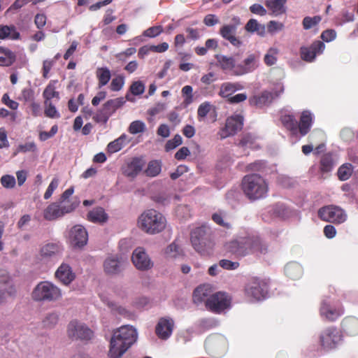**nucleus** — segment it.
I'll list each match as a JSON object with an SVG mask.
<instances>
[{"mask_svg": "<svg viewBox=\"0 0 358 358\" xmlns=\"http://www.w3.org/2000/svg\"><path fill=\"white\" fill-rule=\"evenodd\" d=\"M234 20L236 22L233 24H224L220 29V36L225 40L228 41L232 45L239 48L242 45L243 42L241 40L236 36L237 30V25L240 24V19L234 17Z\"/></svg>", "mask_w": 358, "mask_h": 358, "instance_id": "obj_16", "label": "nucleus"}, {"mask_svg": "<svg viewBox=\"0 0 358 358\" xmlns=\"http://www.w3.org/2000/svg\"><path fill=\"white\" fill-rule=\"evenodd\" d=\"M131 261L139 271H148L153 267V262L143 248L139 247L134 250Z\"/></svg>", "mask_w": 358, "mask_h": 358, "instance_id": "obj_15", "label": "nucleus"}, {"mask_svg": "<svg viewBox=\"0 0 358 358\" xmlns=\"http://www.w3.org/2000/svg\"><path fill=\"white\" fill-rule=\"evenodd\" d=\"M58 185L59 180L56 178H53L44 194L43 197L45 199H48L52 196L54 191L57 188Z\"/></svg>", "mask_w": 358, "mask_h": 358, "instance_id": "obj_62", "label": "nucleus"}, {"mask_svg": "<svg viewBox=\"0 0 358 358\" xmlns=\"http://www.w3.org/2000/svg\"><path fill=\"white\" fill-rule=\"evenodd\" d=\"M0 182L1 185L6 189H12L15 186L16 180L14 176L11 175H3L1 179Z\"/></svg>", "mask_w": 358, "mask_h": 358, "instance_id": "obj_57", "label": "nucleus"}, {"mask_svg": "<svg viewBox=\"0 0 358 358\" xmlns=\"http://www.w3.org/2000/svg\"><path fill=\"white\" fill-rule=\"evenodd\" d=\"M124 262L118 257H111L107 258L103 263V268L108 275H116L124 269Z\"/></svg>", "mask_w": 358, "mask_h": 358, "instance_id": "obj_24", "label": "nucleus"}, {"mask_svg": "<svg viewBox=\"0 0 358 358\" xmlns=\"http://www.w3.org/2000/svg\"><path fill=\"white\" fill-rule=\"evenodd\" d=\"M36 150V145L34 142H28L24 144H20L17 148L19 152H35Z\"/></svg>", "mask_w": 358, "mask_h": 358, "instance_id": "obj_64", "label": "nucleus"}, {"mask_svg": "<svg viewBox=\"0 0 358 358\" xmlns=\"http://www.w3.org/2000/svg\"><path fill=\"white\" fill-rule=\"evenodd\" d=\"M124 85V77L122 75H118L113 78L110 89L113 92H118L122 90Z\"/></svg>", "mask_w": 358, "mask_h": 358, "instance_id": "obj_52", "label": "nucleus"}, {"mask_svg": "<svg viewBox=\"0 0 358 358\" xmlns=\"http://www.w3.org/2000/svg\"><path fill=\"white\" fill-rule=\"evenodd\" d=\"M110 116L106 113V111L101 108V110H98L93 116V120L98 123H103L106 124Z\"/></svg>", "mask_w": 358, "mask_h": 358, "instance_id": "obj_61", "label": "nucleus"}, {"mask_svg": "<svg viewBox=\"0 0 358 358\" xmlns=\"http://www.w3.org/2000/svg\"><path fill=\"white\" fill-rule=\"evenodd\" d=\"M231 301V297L226 292H217L207 299L206 307L214 313H220L230 307Z\"/></svg>", "mask_w": 358, "mask_h": 358, "instance_id": "obj_8", "label": "nucleus"}, {"mask_svg": "<svg viewBox=\"0 0 358 358\" xmlns=\"http://www.w3.org/2000/svg\"><path fill=\"white\" fill-rule=\"evenodd\" d=\"M19 36L20 34L14 27L2 26L0 27V39H17Z\"/></svg>", "mask_w": 358, "mask_h": 358, "instance_id": "obj_42", "label": "nucleus"}, {"mask_svg": "<svg viewBox=\"0 0 358 358\" xmlns=\"http://www.w3.org/2000/svg\"><path fill=\"white\" fill-rule=\"evenodd\" d=\"M285 273L288 278L296 280L302 275V268L296 263H289L285 267Z\"/></svg>", "mask_w": 358, "mask_h": 358, "instance_id": "obj_39", "label": "nucleus"}, {"mask_svg": "<svg viewBox=\"0 0 358 358\" xmlns=\"http://www.w3.org/2000/svg\"><path fill=\"white\" fill-rule=\"evenodd\" d=\"M213 287L210 284H203L198 286L193 292V301L195 303L206 301L207 299L213 294Z\"/></svg>", "mask_w": 358, "mask_h": 358, "instance_id": "obj_25", "label": "nucleus"}, {"mask_svg": "<svg viewBox=\"0 0 358 358\" xmlns=\"http://www.w3.org/2000/svg\"><path fill=\"white\" fill-rule=\"evenodd\" d=\"M127 139L126 134L121 135L119 138L108 143L107 150L110 153L120 151L124 145Z\"/></svg>", "mask_w": 358, "mask_h": 358, "instance_id": "obj_41", "label": "nucleus"}, {"mask_svg": "<svg viewBox=\"0 0 358 358\" xmlns=\"http://www.w3.org/2000/svg\"><path fill=\"white\" fill-rule=\"evenodd\" d=\"M59 320V315L56 313H51L46 315L45 319L43 320L44 327L48 328H52L55 327Z\"/></svg>", "mask_w": 358, "mask_h": 358, "instance_id": "obj_56", "label": "nucleus"}, {"mask_svg": "<svg viewBox=\"0 0 358 358\" xmlns=\"http://www.w3.org/2000/svg\"><path fill=\"white\" fill-rule=\"evenodd\" d=\"M32 298L36 301H54L62 296L59 288L52 283L43 281L39 282L32 292Z\"/></svg>", "mask_w": 358, "mask_h": 358, "instance_id": "obj_5", "label": "nucleus"}, {"mask_svg": "<svg viewBox=\"0 0 358 358\" xmlns=\"http://www.w3.org/2000/svg\"><path fill=\"white\" fill-rule=\"evenodd\" d=\"M353 172V167L350 164H345L339 167L337 175L341 180H346L350 178Z\"/></svg>", "mask_w": 358, "mask_h": 358, "instance_id": "obj_46", "label": "nucleus"}, {"mask_svg": "<svg viewBox=\"0 0 358 358\" xmlns=\"http://www.w3.org/2000/svg\"><path fill=\"white\" fill-rule=\"evenodd\" d=\"M255 143V137L250 134H246L241 137L239 145L242 147L252 148Z\"/></svg>", "mask_w": 358, "mask_h": 358, "instance_id": "obj_60", "label": "nucleus"}, {"mask_svg": "<svg viewBox=\"0 0 358 358\" xmlns=\"http://www.w3.org/2000/svg\"><path fill=\"white\" fill-rule=\"evenodd\" d=\"M162 170V163L159 160H152L145 171L146 176L150 177H155L158 176Z\"/></svg>", "mask_w": 358, "mask_h": 358, "instance_id": "obj_43", "label": "nucleus"}, {"mask_svg": "<svg viewBox=\"0 0 358 358\" xmlns=\"http://www.w3.org/2000/svg\"><path fill=\"white\" fill-rule=\"evenodd\" d=\"M284 92V87L282 85L271 92L264 90L260 94L254 95L249 99V103L252 106L262 108L268 106L273 101L278 98Z\"/></svg>", "mask_w": 358, "mask_h": 358, "instance_id": "obj_7", "label": "nucleus"}, {"mask_svg": "<svg viewBox=\"0 0 358 358\" xmlns=\"http://www.w3.org/2000/svg\"><path fill=\"white\" fill-rule=\"evenodd\" d=\"M166 218L154 209L145 211L138 219L139 227L150 234L161 232L166 227Z\"/></svg>", "mask_w": 358, "mask_h": 358, "instance_id": "obj_3", "label": "nucleus"}, {"mask_svg": "<svg viewBox=\"0 0 358 358\" xmlns=\"http://www.w3.org/2000/svg\"><path fill=\"white\" fill-rule=\"evenodd\" d=\"M136 339L137 332L134 328L129 325L122 326L113 331L108 356L109 358H120Z\"/></svg>", "mask_w": 358, "mask_h": 358, "instance_id": "obj_1", "label": "nucleus"}, {"mask_svg": "<svg viewBox=\"0 0 358 358\" xmlns=\"http://www.w3.org/2000/svg\"><path fill=\"white\" fill-rule=\"evenodd\" d=\"M129 90L133 95H141L144 92L145 85L141 81H134L131 85Z\"/></svg>", "mask_w": 358, "mask_h": 358, "instance_id": "obj_59", "label": "nucleus"}, {"mask_svg": "<svg viewBox=\"0 0 358 358\" xmlns=\"http://www.w3.org/2000/svg\"><path fill=\"white\" fill-rule=\"evenodd\" d=\"M286 2L287 0H266L265 5L274 15L278 16L285 13Z\"/></svg>", "mask_w": 358, "mask_h": 358, "instance_id": "obj_33", "label": "nucleus"}, {"mask_svg": "<svg viewBox=\"0 0 358 358\" xmlns=\"http://www.w3.org/2000/svg\"><path fill=\"white\" fill-rule=\"evenodd\" d=\"M250 244V255H264L268 252V243L258 235L248 236Z\"/></svg>", "mask_w": 358, "mask_h": 358, "instance_id": "obj_22", "label": "nucleus"}, {"mask_svg": "<svg viewBox=\"0 0 358 358\" xmlns=\"http://www.w3.org/2000/svg\"><path fill=\"white\" fill-rule=\"evenodd\" d=\"M67 335L72 340H90L93 336L92 331L86 325L73 320L67 327Z\"/></svg>", "mask_w": 358, "mask_h": 358, "instance_id": "obj_12", "label": "nucleus"}, {"mask_svg": "<svg viewBox=\"0 0 358 358\" xmlns=\"http://www.w3.org/2000/svg\"><path fill=\"white\" fill-rule=\"evenodd\" d=\"M165 255L169 258H176L182 255V250L178 245L173 242L166 248Z\"/></svg>", "mask_w": 358, "mask_h": 358, "instance_id": "obj_50", "label": "nucleus"}, {"mask_svg": "<svg viewBox=\"0 0 358 358\" xmlns=\"http://www.w3.org/2000/svg\"><path fill=\"white\" fill-rule=\"evenodd\" d=\"M182 143V138L179 134H176L172 139L169 140L165 144L166 152H169Z\"/></svg>", "mask_w": 358, "mask_h": 358, "instance_id": "obj_54", "label": "nucleus"}, {"mask_svg": "<svg viewBox=\"0 0 358 358\" xmlns=\"http://www.w3.org/2000/svg\"><path fill=\"white\" fill-rule=\"evenodd\" d=\"M71 245L75 248H81L87 244L88 235L86 229L81 225L74 226L69 232Z\"/></svg>", "mask_w": 358, "mask_h": 358, "instance_id": "obj_21", "label": "nucleus"}, {"mask_svg": "<svg viewBox=\"0 0 358 358\" xmlns=\"http://www.w3.org/2000/svg\"><path fill=\"white\" fill-rule=\"evenodd\" d=\"M248 236L232 240L224 245L225 250L237 257H243L250 255Z\"/></svg>", "mask_w": 358, "mask_h": 358, "instance_id": "obj_11", "label": "nucleus"}, {"mask_svg": "<svg viewBox=\"0 0 358 358\" xmlns=\"http://www.w3.org/2000/svg\"><path fill=\"white\" fill-rule=\"evenodd\" d=\"M325 48L322 41H315L308 47L300 48L301 58L306 62H312L317 54H321Z\"/></svg>", "mask_w": 358, "mask_h": 358, "instance_id": "obj_20", "label": "nucleus"}, {"mask_svg": "<svg viewBox=\"0 0 358 358\" xmlns=\"http://www.w3.org/2000/svg\"><path fill=\"white\" fill-rule=\"evenodd\" d=\"M145 130V124L141 120H136L132 122L128 129V131L131 134H136L143 132Z\"/></svg>", "mask_w": 358, "mask_h": 358, "instance_id": "obj_53", "label": "nucleus"}, {"mask_svg": "<svg viewBox=\"0 0 358 358\" xmlns=\"http://www.w3.org/2000/svg\"><path fill=\"white\" fill-rule=\"evenodd\" d=\"M193 88L190 85H185L182 89V95L184 97L183 105L187 106L193 102Z\"/></svg>", "mask_w": 358, "mask_h": 358, "instance_id": "obj_49", "label": "nucleus"}, {"mask_svg": "<svg viewBox=\"0 0 358 358\" xmlns=\"http://www.w3.org/2000/svg\"><path fill=\"white\" fill-rule=\"evenodd\" d=\"M341 327L348 336H355L358 334V319L355 317H345L341 322Z\"/></svg>", "mask_w": 358, "mask_h": 358, "instance_id": "obj_29", "label": "nucleus"}, {"mask_svg": "<svg viewBox=\"0 0 358 358\" xmlns=\"http://www.w3.org/2000/svg\"><path fill=\"white\" fill-rule=\"evenodd\" d=\"M243 86L239 83L226 82L221 85L219 95L222 98L231 97L238 90H241Z\"/></svg>", "mask_w": 358, "mask_h": 358, "instance_id": "obj_31", "label": "nucleus"}, {"mask_svg": "<svg viewBox=\"0 0 358 358\" xmlns=\"http://www.w3.org/2000/svg\"><path fill=\"white\" fill-rule=\"evenodd\" d=\"M281 122L292 135L298 134V122L293 115H285L281 117Z\"/></svg>", "mask_w": 358, "mask_h": 358, "instance_id": "obj_38", "label": "nucleus"}, {"mask_svg": "<svg viewBox=\"0 0 358 358\" xmlns=\"http://www.w3.org/2000/svg\"><path fill=\"white\" fill-rule=\"evenodd\" d=\"M242 189L250 200H257L266 196L268 190L265 179L259 174H248L243 177Z\"/></svg>", "mask_w": 358, "mask_h": 358, "instance_id": "obj_2", "label": "nucleus"}, {"mask_svg": "<svg viewBox=\"0 0 358 358\" xmlns=\"http://www.w3.org/2000/svg\"><path fill=\"white\" fill-rule=\"evenodd\" d=\"M343 341L342 331L335 326L322 329L318 334V343L325 351H331L340 346Z\"/></svg>", "mask_w": 358, "mask_h": 358, "instance_id": "obj_4", "label": "nucleus"}, {"mask_svg": "<svg viewBox=\"0 0 358 358\" xmlns=\"http://www.w3.org/2000/svg\"><path fill=\"white\" fill-rule=\"evenodd\" d=\"M212 108V105L205 101L199 105L197 110V119L199 122L203 121Z\"/></svg>", "mask_w": 358, "mask_h": 358, "instance_id": "obj_48", "label": "nucleus"}, {"mask_svg": "<svg viewBox=\"0 0 358 358\" xmlns=\"http://www.w3.org/2000/svg\"><path fill=\"white\" fill-rule=\"evenodd\" d=\"M87 219L92 222L103 223L107 221L108 215L103 208L97 207L88 213Z\"/></svg>", "mask_w": 358, "mask_h": 358, "instance_id": "obj_36", "label": "nucleus"}, {"mask_svg": "<svg viewBox=\"0 0 358 358\" xmlns=\"http://www.w3.org/2000/svg\"><path fill=\"white\" fill-rule=\"evenodd\" d=\"M245 29L248 32L254 33L257 32L258 35L263 36L265 34L264 25L258 23L255 19H250L245 26Z\"/></svg>", "mask_w": 358, "mask_h": 358, "instance_id": "obj_40", "label": "nucleus"}, {"mask_svg": "<svg viewBox=\"0 0 358 358\" xmlns=\"http://www.w3.org/2000/svg\"><path fill=\"white\" fill-rule=\"evenodd\" d=\"M318 215L321 220L335 224L344 222L347 217L342 208L333 205L321 208L318 211Z\"/></svg>", "mask_w": 358, "mask_h": 358, "instance_id": "obj_9", "label": "nucleus"}, {"mask_svg": "<svg viewBox=\"0 0 358 358\" xmlns=\"http://www.w3.org/2000/svg\"><path fill=\"white\" fill-rule=\"evenodd\" d=\"M57 83V80H50L48 85L45 88L43 92L44 103L53 102V99H55L56 101H58L59 100V92L56 90L55 87Z\"/></svg>", "mask_w": 358, "mask_h": 358, "instance_id": "obj_32", "label": "nucleus"}, {"mask_svg": "<svg viewBox=\"0 0 358 358\" xmlns=\"http://www.w3.org/2000/svg\"><path fill=\"white\" fill-rule=\"evenodd\" d=\"M58 131V127L57 124H55L52 127L50 131H41L39 133V139L41 141H45L52 136H54Z\"/></svg>", "mask_w": 358, "mask_h": 358, "instance_id": "obj_63", "label": "nucleus"}, {"mask_svg": "<svg viewBox=\"0 0 358 358\" xmlns=\"http://www.w3.org/2000/svg\"><path fill=\"white\" fill-rule=\"evenodd\" d=\"M314 115L308 110H303L298 122V132L304 136L309 133L314 122Z\"/></svg>", "mask_w": 358, "mask_h": 358, "instance_id": "obj_23", "label": "nucleus"}, {"mask_svg": "<svg viewBox=\"0 0 358 358\" xmlns=\"http://www.w3.org/2000/svg\"><path fill=\"white\" fill-rule=\"evenodd\" d=\"M56 278L64 285L70 284L75 279V273L67 264H62L55 272Z\"/></svg>", "mask_w": 358, "mask_h": 358, "instance_id": "obj_26", "label": "nucleus"}, {"mask_svg": "<svg viewBox=\"0 0 358 358\" xmlns=\"http://www.w3.org/2000/svg\"><path fill=\"white\" fill-rule=\"evenodd\" d=\"M215 57L217 62V65L223 71L231 72V74L234 76L237 65H236V59L234 57L216 55Z\"/></svg>", "mask_w": 358, "mask_h": 358, "instance_id": "obj_27", "label": "nucleus"}, {"mask_svg": "<svg viewBox=\"0 0 358 358\" xmlns=\"http://www.w3.org/2000/svg\"><path fill=\"white\" fill-rule=\"evenodd\" d=\"M321 21V17L315 15L313 17L307 16L303 20L302 24L304 29H310Z\"/></svg>", "mask_w": 358, "mask_h": 358, "instance_id": "obj_55", "label": "nucleus"}, {"mask_svg": "<svg viewBox=\"0 0 358 358\" xmlns=\"http://www.w3.org/2000/svg\"><path fill=\"white\" fill-rule=\"evenodd\" d=\"M243 116L234 115L227 118L225 126L218 132L221 139L235 135L243 127Z\"/></svg>", "mask_w": 358, "mask_h": 358, "instance_id": "obj_13", "label": "nucleus"}, {"mask_svg": "<svg viewBox=\"0 0 358 358\" xmlns=\"http://www.w3.org/2000/svg\"><path fill=\"white\" fill-rule=\"evenodd\" d=\"M44 114L46 117L50 118H59L60 117V115L53 104V102L44 103Z\"/></svg>", "mask_w": 358, "mask_h": 358, "instance_id": "obj_51", "label": "nucleus"}, {"mask_svg": "<svg viewBox=\"0 0 358 358\" xmlns=\"http://www.w3.org/2000/svg\"><path fill=\"white\" fill-rule=\"evenodd\" d=\"M96 77L98 80V87L101 88L106 85L111 78L110 71L108 67H99L96 71Z\"/></svg>", "mask_w": 358, "mask_h": 358, "instance_id": "obj_37", "label": "nucleus"}, {"mask_svg": "<svg viewBox=\"0 0 358 358\" xmlns=\"http://www.w3.org/2000/svg\"><path fill=\"white\" fill-rule=\"evenodd\" d=\"M76 203H68L64 205L59 201L48 205L43 211V217L48 221L57 220L67 213L73 212L77 207Z\"/></svg>", "mask_w": 358, "mask_h": 358, "instance_id": "obj_6", "label": "nucleus"}, {"mask_svg": "<svg viewBox=\"0 0 358 358\" xmlns=\"http://www.w3.org/2000/svg\"><path fill=\"white\" fill-rule=\"evenodd\" d=\"M320 314L326 320L334 322L344 314V308L342 306L331 307L327 301L324 300L321 303Z\"/></svg>", "mask_w": 358, "mask_h": 358, "instance_id": "obj_18", "label": "nucleus"}, {"mask_svg": "<svg viewBox=\"0 0 358 358\" xmlns=\"http://www.w3.org/2000/svg\"><path fill=\"white\" fill-rule=\"evenodd\" d=\"M209 229L202 226L194 229L191 232V243L194 248L202 253L209 241Z\"/></svg>", "mask_w": 358, "mask_h": 358, "instance_id": "obj_14", "label": "nucleus"}, {"mask_svg": "<svg viewBox=\"0 0 358 358\" xmlns=\"http://www.w3.org/2000/svg\"><path fill=\"white\" fill-rule=\"evenodd\" d=\"M245 292L248 297L261 300L264 299L268 294V284L264 280L254 278L247 284Z\"/></svg>", "mask_w": 358, "mask_h": 358, "instance_id": "obj_10", "label": "nucleus"}, {"mask_svg": "<svg viewBox=\"0 0 358 358\" xmlns=\"http://www.w3.org/2000/svg\"><path fill=\"white\" fill-rule=\"evenodd\" d=\"M143 166V162L140 159L133 158L130 162L123 167L122 173L127 177L134 178L141 172Z\"/></svg>", "mask_w": 358, "mask_h": 358, "instance_id": "obj_28", "label": "nucleus"}, {"mask_svg": "<svg viewBox=\"0 0 358 358\" xmlns=\"http://www.w3.org/2000/svg\"><path fill=\"white\" fill-rule=\"evenodd\" d=\"M174 328V321L169 317H161L156 327L155 334L161 340H167L172 334Z\"/></svg>", "mask_w": 358, "mask_h": 358, "instance_id": "obj_19", "label": "nucleus"}, {"mask_svg": "<svg viewBox=\"0 0 358 358\" xmlns=\"http://www.w3.org/2000/svg\"><path fill=\"white\" fill-rule=\"evenodd\" d=\"M62 246L57 243H48L45 244L40 250V255L43 258L54 257L62 252Z\"/></svg>", "mask_w": 358, "mask_h": 358, "instance_id": "obj_30", "label": "nucleus"}, {"mask_svg": "<svg viewBox=\"0 0 358 358\" xmlns=\"http://www.w3.org/2000/svg\"><path fill=\"white\" fill-rule=\"evenodd\" d=\"M212 220L220 226L227 229L231 228V224L227 220V214L224 211H219L213 214Z\"/></svg>", "mask_w": 358, "mask_h": 358, "instance_id": "obj_47", "label": "nucleus"}, {"mask_svg": "<svg viewBox=\"0 0 358 358\" xmlns=\"http://www.w3.org/2000/svg\"><path fill=\"white\" fill-rule=\"evenodd\" d=\"M16 60V55L8 48L0 47V66H10Z\"/></svg>", "mask_w": 358, "mask_h": 358, "instance_id": "obj_34", "label": "nucleus"}, {"mask_svg": "<svg viewBox=\"0 0 358 358\" xmlns=\"http://www.w3.org/2000/svg\"><path fill=\"white\" fill-rule=\"evenodd\" d=\"M279 50L276 48H270L264 57V62L268 66L274 65L278 60Z\"/></svg>", "mask_w": 358, "mask_h": 358, "instance_id": "obj_45", "label": "nucleus"}, {"mask_svg": "<svg viewBox=\"0 0 358 358\" xmlns=\"http://www.w3.org/2000/svg\"><path fill=\"white\" fill-rule=\"evenodd\" d=\"M126 101L123 97H119L107 101L102 108L110 117L119 108L125 103Z\"/></svg>", "mask_w": 358, "mask_h": 358, "instance_id": "obj_35", "label": "nucleus"}, {"mask_svg": "<svg viewBox=\"0 0 358 358\" xmlns=\"http://www.w3.org/2000/svg\"><path fill=\"white\" fill-rule=\"evenodd\" d=\"M163 32V27L161 25L151 27L143 33L145 37L155 38Z\"/></svg>", "mask_w": 358, "mask_h": 358, "instance_id": "obj_58", "label": "nucleus"}, {"mask_svg": "<svg viewBox=\"0 0 358 358\" xmlns=\"http://www.w3.org/2000/svg\"><path fill=\"white\" fill-rule=\"evenodd\" d=\"M334 166V160L331 153H326L322 155L320 160V171L327 173L331 171Z\"/></svg>", "mask_w": 358, "mask_h": 358, "instance_id": "obj_44", "label": "nucleus"}, {"mask_svg": "<svg viewBox=\"0 0 358 358\" xmlns=\"http://www.w3.org/2000/svg\"><path fill=\"white\" fill-rule=\"evenodd\" d=\"M259 54H249L242 63L237 64L234 76H240L254 71L259 66Z\"/></svg>", "mask_w": 358, "mask_h": 358, "instance_id": "obj_17", "label": "nucleus"}]
</instances>
